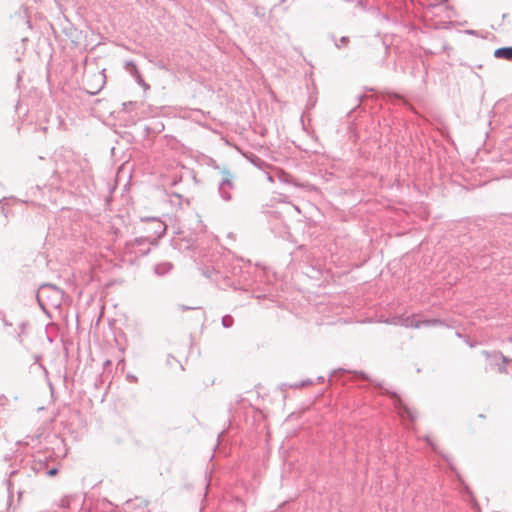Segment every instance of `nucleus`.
<instances>
[{
	"label": "nucleus",
	"mask_w": 512,
	"mask_h": 512,
	"mask_svg": "<svg viewBox=\"0 0 512 512\" xmlns=\"http://www.w3.org/2000/svg\"><path fill=\"white\" fill-rule=\"evenodd\" d=\"M494 56L496 58L506 59L512 61V47H504L495 50Z\"/></svg>",
	"instance_id": "obj_4"
},
{
	"label": "nucleus",
	"mask_w": 512,
	"mask_h": 512,
	"mask_svg": "<svg viewBox=\"0 0 512 512\" xmlns=\"http://www.w3.org/2000/svg\"><path fill=\"white\" fill-rule=\"evenodd\" d=\"M440 323L441 322L436 319L421 321V320H418L415 315L408 316L402 320L403 326H405L407 328H415V329H418L423 325L432 326V325H439Z\"/></svg>",
	"instance_id": "obj_1"
},
{
	"label": "nucleus",
	"mask_w": 512,
	"mask_h": 512,
	"mask_svg": "<svg viewBox=\"0 0 512 512\" xmlns=\"http://www.w3.org/2000/svg\"><path fill=\"white\" fill-rule=\"evenodd\" d=\"M148 503L144 499L136 498L126 502L124 512H148Z\"/></svg>",
	"instance_id": "obj_2"
},
{
	"label": "nucleus",
	"mask_w": 512,
	"mask_h": 512,
	"mask_svg": "<svg viewBox=\"0 0 512 512\" xmlns=\"http://www.w3.org/2000/svg\"><path fill=\"white\" fill-rule=\"evenodd\" d=\"M399 406L403 410L401 416L405 414L411 422L416 421V419L418 418V411L414 407H410L402 402H399Z\"/></svg>",
	"instance_id": "obj_3"
},
{
	"label": "nucleus",
	"mask_w": 512,
	"mask_h": 512,
	"mask_svg": "<svg viewBox=\"0 0 512 512\" xmlns=\"http://www.w3.org/2000/svg\"><path fill=\"white\" fill-rule=\"evenodd\" d=\"M58 473V470L56 468H52L50 469L47 474L52 477V476H55L56 474Z\"/></svg>",
	"instance_id": "obj_5"
}]
</instances>
